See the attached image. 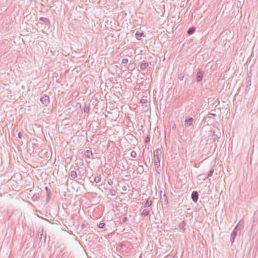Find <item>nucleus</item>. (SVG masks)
I'll list each match as a JSON object with an SVG mask.
<instances>
[{
    "instance_id": "20",
    "label": "nucleus",
    "mask_w": 258,
    "mask_h": 258,
    "mask_svg": "<svg viewBox=\"0 0 258 258\" xmlns=\"http://www.w3.org/2000/svg\"><path fill=\"white\" fill-rule=\"evenodd\" d=\"M196 31V28L194 27H190V28H189V29L187 31V33L188 34V35H191L192 34L194 33H195Z\"/></svg>"
},
{
    "instance_id": "2",
    "label": "nucleus",
    "mask_w": 258,
    "mask_h": 258,
    "mask_svg": "<svg viewBox=\"0 0 258 258\" xmlns=\"http://www.w3.org/2000/svg\"><path fill=\"white\" fill-rule=\"evenodd\" d=\"M195 122V119L192 117H186L184 121V126L185 127H188L189 126L194 127Z\"/></svg>"
},
{
    "instance_id": "36",
    "label": "nucleus",
    "mask_w": 258,
    "mask_h": 258,
    "mask_svg": "<svg viewBox=\"0 0 258 258\" xmlns=\"http://www.w3.org/2000/svg\"><path fill=\"white\" fill-rule=\"evenodd\" d=\"M122 190L123 191H126L127 190V187L125 185H123L122 187Z\"/></svg>"
},
{
    "instance_id": "17",
    "label": "nucleus",
    "mask_w": 258,
    "mask_h": 258,
    "mask_svg": "<svg viewBox=\"0 0 258 258\" xmlns=\"http://www.w3.org/2000/svg\"><path fill=\"white\" fill-rule=\"evenodd\" d=\"M152 203L153 201L152 200H149V199H148L144 204V207L145 208H148L152 205Z\"/></svg>"
},
{
    "instance_id": "26",
    "label": "nucleus",
    "mask_w": 258,
    "mask_h": 258,
    "mask_svg": "<svg viewBox=\"0 0 258 258\" xmlns=\"http://www.w3.org/2000/svg\"><path fill=\"white\" fill-rule=\"evenodd\" d=\"M137 169L140 173H142L144 172V168L142 165H139Z\"/></svg>"
},
{
    "instance_id": "18",
    "label": "nucleus",
    "mask_w": 258,
    "mask_h": 258,
    "mask_svg": "<svg viewBox=\"0 0 258 258\" xmlns=\"http://www.w3.org/2000/svg\"><path fill=\"white\" fill-rule=\"evenodd\" d=\"M136 37L137 38V39L139 40H141V37L142 36H145L144 35V33L143 32H137L136 33Z\"/></svg>"
},
{
    "instance_id": "37",
    "label": "nucleus",
    "mask_w": 258,
    "mask_h": 258,
    "mask_svg": "<svg viewBox=\"0 0 258 258\" xmlns=\"http://www.w3.org/2000/svg\"><path fill=\"white\" fill-rule=\"evenodd\" d=\"M176 128V125L175 123H174L173 125L172 126V129L173 130H175Z\"/></svg>"
},
{
    "instance_id": "21",
    "label": "nucleus",
    "mask_w": 258,
    "mask_h": 258,
    "mask_svg": "<svg viewBox=\"0 0 258 258\" xmlns=\"http://www.w3.org/2000/svg\"><path fill=\"white\" fill-rule=\"evenodd\" d=\"M39 199V194H35L33 195V196L32 198V199L33 201H38Z\"/></svg>"
},
{
    "instance_id": "25",
    "label": "nucleus",
    "mask_w": 258,
    "mask_h": 258,
    "mask_svg": "<svg viewBox=\"0 0 258 258\" xmlns=\"http://www.w3.org/2000/svg\"><path fill=\"white\" fill-rule=\"evenodd\" d=\"M98 227L100 229H105V224L104 223H100Z\"/></svg>"
},
{
    "instance_id": "7",
    "label": "nucleus",
    "mask_w": 258,
    "mask_h": 258,
    "mask_svg": "<svg viewBox=\"0 0 258 258\" xmlns=\"http://www.w3.org/2000/svg\"><path fill=\"white\" fill-rule=\"evenodd\" d=\"M203 75L204 72L201 70H199V71L197 72V77L196 79V81L197 82H200L202 80Z\"/></svg>"
},
{
    "instance_id": "30",
    "label": "nucleus",
    "mask_w": 258,
    "mask_h": 258,
    "mask_svg": "<svg viewBox=\"0 0 258 258\" xmlns=\"http://www.w3.org/2000/svg\"><path fill=\"white\" fill-rule=\"evenodd\" d=\"M150 136L148 135L146 138L145 142V143H148L150 142Z\"/></svg>"
},
{
    "instance_id": "23",
    "label": "nucleus",
    "mask_w": 258,
    "mask_h": 258,
    "mask_svg": "<svg viewBox=\"0 0 258 258\" xmlns=\"http://www.w3.org/2000/svg\"><path fill=\"white\" fill-rule=\"evenodd\" d=\"M109 194L112 196H114L116 194V191L114 189H109Z\"/></svg>"
},
{
    "instance_id": "8",
    "label": "nucleus",
    "mask_w": 258,
    "mask_h": 258,
    "mask_svg": "<svg viewBox=\"0 0 258 258\" xmlns=\"http://www.w3.org/2000/svg\"><path fill=\"white\" fill-rule=\"evenodd\" d=\"M191 198L195 203H197L199 199V194L197 191H193L191 193Z\"/></svg>"
},
{
    "instance_id": "39",
    "label": "nucleus",
    "mask_w": 258,
    "mask_h": 258,
    "mask_svg": "<svg viewBox=\"0 0 258 258\" xmlns=\"http://www.w3.org/2000/svg\"><path fill=\"white\" fill-rule=\"evenodd\" d=\"M249 88H245V92L246 94H247V92H248Z\"/></svg>"
},
{
    "instance_id": "41",
    "label": "nucleus",
    "mask_w": 258,
    "mask_h": 258,
    "mask_svg": "<svg viewBox=\"0 0 258 258\" xmlns=\"http://www.w3.org/2000/svg\"><path fill=\"white\" fill-rule=\"evenodd\" d=\"M201 177H202V178H203V179H206V178H205V175H202V176H201Z\"/></svg>"
},
{
    "instance_id": "28",
    "label": "nucleus",
    "mask_w": 258,
    "mask_h": 258,
    "mask_svg": "<svg viewBox=\"0 0 258 258\" xmlns=\"http://www.w3.org/2000/svg\"><path fill=\"white\" fill-rule=\"evenodd\" d=\"M148 102V100L146 98H142L141 100H140V103L144 104H146Z\"/></svg>"
},
{
    "instance_id": "14",
    "label": "nucleus",
    "mask_w": 258,
    "mask_h": 258,
    "mask_svg": "<svg viewBox=\"0 0 258 258\" xmlns=\"http://www.w3.org/2000/svg\"><path fill=\"white\" fill-rule=\"evenodd\" d=\"M214 172V169H211L209 171L208 174H200L199 176H201L202 175H205V178H207L209 177L212 176Z\"/></svg>"
},
{
    "instance_id": "38",
    "label": "nucleus",
    "mask_w": 258,
    "mask_h": 258,
    "mask_svg": "<svg viewBox=\"0 0 258 258\" xmlns=\"http://www.w3.org/2000/svg\"><path fill=\"white\" fill-rule=\"evenodd\" d=\"M22 133H21V132H19V133H18V137H19V138L21 139V138H22Z\"/></svg>"
},
{
    "instance_id": "4",
    "label": "nucleus",
    "mask_w": 258,
    "mask_h": 258,
    "mask_svg": "<svg viewBox=\"0 0 258 258\" xmlns=\"http://www.w3.org/2000/svg\"><path fill=\"white\" fill-rule=\"evenodd\" d=\"M209 141L211 143H213L215 142L218 138H219V136L216 134L215 131H214L212 132V134L209 136Z\"/></svg>"
},
{
    "instance_id": "12",
    "label": "nucleus",
    "mask_w": 258,
    "mask_h": 258,
    "mask_svg": "<svg viewBox=\"0 0 258 258\" xmlns=\"http://www.w3.org/2000/svg\"><path fill=\"white\" fill-rule=\"evenodd\" d=\"M186 225V222L184 221H182L178 225V227L180 230H182L183 232L185 231V226Z\"/></svg>"
},
{
    "instance_id": "13",
    "label": "nucleus",
    "mask_w": 258,
    "mask_h": 258,
    "mask_svg": "<svg viewBox=\"0 0 258 258\" xmlns=\"http://www.w3.org/2000/svg\"><path fill=\"white\" fill-rule=\"evenodd\" d=\"M93 153L92 151L87 150L85 152V156L86 158L90 159V158L92 157Z\"/></svg>"
},
{
    "instance_id": "9",
    "label": "nucleus",
    "mask_w": 258,
    "mask_h": 258,
    "mask_svg": "<svg viewBox=\"0 0 258 258\" xmlns=\"http://www.w3.org/2000/svg\"><path fill=\"white\" fill-rule=\"evenodd\" d=\"M39 20L42 21L43 24H45L46 26L49 27L50 26V20L44 17H41L39 18Z\"/></svg>"
},
{
    "instance_id": "3",
    "label": "nucleus",
    "mask_w": 258,
    "mask_h": 258,
    "mask_svg": "<svg viewBox=\"0 0 258 258\" xmlns=\"http://www.w3.org/2000/svg\"><path fill=\"white\" fill-rule=\"evenodd\" d=\"M161 193H162V191H161L160 192V202L162 204V206H163V205H165L166 206V207H167L168 205V198H167V195L164 194H163V196L161 195Z\"/></svg>"
},
{
    "instance_id": "32",
    "label": "nucleus",
    "mask_w": 258,
    "mask_h": 258,
    "mask_svg": "<svg viewBox=\"0 0 258 258\" xmlns=\"http://www.w3.org/2000/svg\"><path fill=\"white\" fill-rule=\"evenodd\" d=\"M129 67L130 68L131 70L132 71L135 69V65L133 63H130L129 64Z\"/></svg>"
},
{
    "instance_id": "6",
    "label": "nucleus",
    "mask_w": 258,
    "mask_h": 258,
    "mask_svg": "<svg viewBox=\"0 0 258 258\" xmlns=\"http://www.w3.org/2000/svg\"><path fill=\"white\" fill-rule=\"evenodd\" d=\"M41 102L45 106H47L50 102L49 97L48 95H44L40 98Z\"/></svg>"
},
{
    "instance_id": "24",
    "label": "nucleus",
    "mask_w": 258,
    "mask_h": 258,
    "mask_svg": "<svg viewBox=\"0 0 258 258\" xmlns=\"http://www.w3.org/2000/svg\"><path fill=\"white\" fill-rule=\"evenodd\" d=\"M149 215V211L147 209H144L142 212V215L146 216Z\"/></svg>"
},
{
    "instance_id": "42",
    "label": "nucleus",
    "mask_w": 258,
    "mask_h": 258,
    "mask_svg": "<svg viewBox=\"0 0 258 258\" xmlns=\"http://www.w3.org/2000/svg\"><path fill=\"white\" fill-rule=\"evenodd\" d=\"M42 236V234H41L40 237V240H41Z\"/></svg>"
},
{
    "instance_id": "45",
    "label": "nucleus",
    "mask_w": 258,
    "mask_h": 258,
    "mask_svg": "<svg viewBox=\"0 0 258 258\" xmlns=\"http://www.w3.org/2000/svg\"><path fill=\"white\" fill-rule=\"evenodd\" d=\"M45 240H46V237H45V238H44V241H45Z\"/></svg>"
},
{
    "instance_id": "16",
    "label": "nucleus",
    "mask_w": 258,
    "mask_h": 258,
    "mask_svg": "<svg viewBox=\"0 0 258 258\" xmlns=\"http://www.w3.org/2000/svg\"><path fill=\"white\" fill-rule=\"evenodd\" d=\"M149 66V63L147 62L143 61L140 66V69L141 70H145Z\"/></svg>"
},
{
    "instance_id": "35",
    "label": "nucleus",
    "mask_w": 258,
    "mask_h": 258,
    "mask_svg": "<svg viewBox=\"0 0 258 258\" xmlns=\"http://www.w3.org/2000/svg\"><path fill=\"white\" fill-rule=\"evenodd\" d=\"M51 195H47V198L46 199V202H48L50 200Z\"/></svg>"
},
{
    "instance_id": "1",
    "label": "nucleus",
    "mask_w": 258,
    "mask_h": 258,
    "mask_svg": "<svg viewBox=\"0 0 258 258\" xmlns=\"http://www.w3.org/2000/svg\"><path fill=\"white\" fill-rule=\"evenodd\" d=\"M164 156V153L161 148L156 149L153 152V161L157 168L160 167V161Z\"/></svg>"
},
{
    "instance_id": "34",
    "label": "nucleus",
    "mask_w": 258,
    "mask_h": 258,
    "mask_svg": "<svg viewBox=\"0 0 258 258\" xmlns=\"http://www.w3.org/2000/svg\"><path fill=\"white\" fill-rule=\"evenodd\" d=\"M184 78V76H183L182 75L180 74L178 76V79L180 80H182Z\"/></svg>"
},
{
    "instance_id": "22",
    "label": "nucleus",
    "mask_w": 258,
    "mask_h": 258,
    "mask_svg": "<svg viewBox=\"0 0 258 258\" xmlns=\"http://www.w3.org/2000/svg\"><path fill=\"white\" fill-rule=\"evenodd\" d=\"M101 178L100 176H97L94 177V182L99 183L101 181Z\"/></svg>"
},
{
    "instance_id": "5",
    "label": "nucleus",
    "mask_w": 258,
    "mask_h": 258,
    "mask_svg": "<svg viewBox=\"0 0 258 258\" xmlns=\"http://www.w3.org/2000/svg\"><path fill=\"white\" fill-rule=\"evenodd\" d=\"M69 174L70 176L73 178H76L77 177V173L76 171V167L74 166H72L69 169Z\"/></svg>"
},
{
    "instance_id": "43",
    "label": "nucleus",
    "mask_w": 258,
    "mask_h": 258,
    "mask_svg": "<svg viewBox=\"0 0 258 258\" xmlns=\"http://www.w3.org/2000/svg\"><path fill=\"white\" fill-rule=\"evenodd\" d=\"M84 226H85V225H84V224H83L82 225V227H84Z\"/></svg>"
},
{
    "instance_id": "10",
    "label": "nucleus",
    "mask_w": 258,
    "mask_h": 258,
    "mask_svg": "<svg viewBox=\"0 0 258 258\" xmlns=\"http://www.w3.org/2000/svg\"><path fill=\"white\" fill-rule=\"evenodd\" d=\"M237 230L234 229V230H233V231L232 232V233L231 234L230 240H231L232 243L234 241L235 237L237 236Z\"/></svg>"
},
{
    "instance_id": "33",
    "label": "nucleus",
    "mask_w": 258,
    "mask_h": 258,
    "mask_svg": "<svg viewBox=\"0 0 258 258\" xmlns=\"http://www.w3.org/2000/svg\"><path fill=\"white\" fill-rule=\"evenodd\" d=\"M127 221V219L126 217H123L122 218V222L125 223V222H126Z\"/></svg>"
},
{
    "instance_id": "27",
    "label": "nucleus",
    "mask_w": 258,
    "mask_h": 258,
    "mask_svg": "<svg viewBox=\"0 0 258 258\" xmlns=\"http://www.w3.org/2000/svg\"><path fill=\"white\" fill-rule=\"evenodd\" d=\"M45 189L46 190L47 195H51V191L48 186H46Z\"/></svg>"
},
{
    "instance_id": "11",
    "label": "nucleus",
    "mask_w": 258,
    "mask_h": 258,
    "mask_svg": "<svg viewBox=\"0 0 258 258\" xmlns=\"http://www.w3.org/2000/svg\"><path fill=\"white\" fill-rule=\"evenodd\" d=\"M244 221L243 220H240L238 223L237 224L234 229L237 230H240L243 227Z\"/></svg>"
},
{
    "instance_id": "29",
    "label": "nucleus",
    "mask_w": 258,
    "mask_h": 258,
    "mask_svg": "<svg viewBox=\"0 0 258 258\" xmlns=\"http://www.w3.org/2000/svg\"><path fill=\"white\" fill-rule=\"evenodd\" d=\"M131 156L133 158H136L137 156V153L136 152L133 151L131 153Z\"/></svg>"
},
{
    "instance_id": "19",
    "label": "nucleus",
    "mask_w": 258,
    "mask_h": 258,
    "mask_svg": "<svg viewBox=\"0 0 258 258\" xmlns=\"http://www.w3.org/2000/svg\"><path fill=\"white\" fill-rule=\"evenodd\" d=\"M83 111L85 113H88L90 111V106L87 104H85L84 107L83 108Z\"/></svg>"
},
{
    "instance_id": "44",
    "label": "nucleus",
    "mask_w": 258,
    "mask_h": 258,
    "mask_svg": "<svg viewBox=\"0 0 258 258\" xmlns=\"http://www.w3.org/2000/svg\"><path fill=\"white\" fill-rule=\"evenodd\" d=\"M212 115L216 116L215 114H212Z\"/></svg>"
},
{
    "instance_id": "40",
    "label": "nucleus",
    "mask_w": 258,
    "mask_h": 258,
    "mask_svg": "<svg viewBox=\"0 0 258 258\" xmlns=\"http://www.w3.org/2000/svg\"><path fill=\"white\" fill-rule=\"evenodd\" d=\"M108 183L109 185H111L113 183V181L110 179L109 181H108Z\"/></svg>"
},
{
    "instance_id": "15",
    "label": "nucleus",
    "mask_w": 258,
    "mask_h": 258,
    "mask_svg": "<svg viewBox=\"0 0 258 258\" xmlns=\"http://www.w3.org/2000/svg\"><path fill=\"white\" fill-rule=\"evenodd\" d=\"M251 77L248 76L247 77V78L246 79V81H245L246 88H250V86L251 85Z\"/></svg>"
},
{
    "instance_id": "31",
    "label": "nucleus",
    "mask_w": 258,
    "mask_h": 258,
    "mask_svg": "<svg viewBox=\"0 0 258 258\" xmlns=\"http://www.w3.org/2000/svg\"><path fill=\"white\" fill-rule=\"evenodd\" d=\"M128 60L127 58H123L122 60L121 63L123 64H126L128 63Z\"/></svg>"
}]
</instances>
